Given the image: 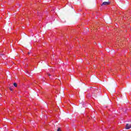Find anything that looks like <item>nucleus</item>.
<instances>
[{"mask_svg":"<svg viewBox=\"0 0 131 131\" xmlns=\"http://www.w3.org/2000/svg\"><path fill=\"white\" fill-rule=\"evenodd\" d=\"M91 81L93 82H98V81H99V78L98 77H97L96 76H94L91 78Z\"/></svg>","mask_w":131,"mask_h":131,"instance_id":"1","label":"nucleus"},{"mask_svg":"<svg viewBox=\"0 0 131 131\" xmlns=\"http://www.w3.org/2000/svg\"><path fill=\"white\" fill-rule=\"evenodd\" d=\"M129 128H131V124H126L125 129H129Z\"/></svg>","mask_w":131,"mask_h":131,"instance_id":"2","label":"nucleus"},{"mask_svg":"<svg viewBox=\"0 0 131 131\" xmlns=\"http://www.w3.org/2000/svg\"><path fill=\"white\" fill-rule=\"evenodd\" d=\"M108 5H110V2H105L102 3L101 6H108Z\"/></svg>","mask_w":131,"mask_h":131,"instance_id":"3","label":"nucleus"},{"mask_svg":"<svg viewBox=\"0 0 131 131\" xmlns=\"http://www.w3.org/2000/svg\"><path fill=\"white\" fill-rule=\"evenodd\" d=\"M104 101H110V99L108 96H106L104 98Z\"/></svg>","mask_w":131,"mask_h":131,"instance_id":"4","label":"nucleus"},{"mask_svg":"<svg viewBox=\"0 0 131 131\" xmlns=\"http://www.w3.org/2000/svg\"><path fill=\"white\" fill-rule=\"evenodd\" d=\"M13 85H14L15 88H17V84L16 83H13Z\"/></svg>","mask_w":131,"mask_h":131,"instance_id":"5","label":"nucleus"},{"mask_svg":"<svg viewBox=\"0 0 131 131\" xmlns=\"http://www.w3.org/2000/svg\"><path fill=\"white\" fill-rule=\"evenodd\" d=\"M2 56H4V54H0V58H2Z\"/></svg>","mask_w":131,"mask_h":131,"instance_id":"6","label":"nucleus"},{"mask_svg":"<svg viewBox=\"0 0 131 131\" xmlns=\"http://www.w3.org/2000/svg\"><path fill=\"white\" fill-rule=\"evenodd\" d=\"M9 89L10 90V91H13V89H12L11 88H10Z\"/></svg>","mask_w":131,"mask_h":131,"instance_id":"7","label":"nucleus"},{"mask_svg":"<svg viewBox=\"0 0 131 131\" xmlns=\"http://www.w3.org/2000/svg\"><path fill=\"white\" fill-rule=\"evenodd\" d=\"M28 55H30V54H31V52H29L28 53Z\"/></svg>","mask_w":131,"mask_h":131,"instance_id":"8","label":"nucleus"},{"mask_svg":"<svg viewBox=\"0 0 131 131\" xmlns=\"http://www.w3.org/2000/svg\"><path fill=\"white\" fill-rule=\"evenodd\" d=\"M118 46H119V47H120V46H121V44L118 43Z\"/></svg>","mask_w":131,"mask_h":131,"instance_id":"9","label":"nucleus"},{"mask_svg":"<svg viewBox=\"0 0 131 131\" xmlns=\"http://www.w3.org/2000/svg\"><path fill=\"white\" fill-rule=\"evenodd\" d=\"M49 76H51V74H48Z\"/></svg>","mask_w":131,"mask_h":131,"instance_id":"10","label":"nucleus"},{"mask_svg":"<svg viewBox=\"0 0 131 131\" xmlns=\"http://www.w3.org/2000/svg\"><path fill=\"white\" fill-rule=\"evenodd\" d=\"M117 43H119V41H117Z\"/></svg>","mask_w":131,"mask_h":131,"instance_id":"11","label":"nucleus"},{"mask_svg":"<svg viewBox=\"0 0 131 131\" xmlns=\"http://www.w3.org/2000/svg\"><path fill=\"white\" fill-rule=\"evenodd\" d=\"M92 118H95V116L92 117Z\"/></svg>","mask_w":131,"mask_h":131,"instance_id":"12","label":"nucleus"},{"mask_svg":"<svg viewBox=\"0 0 131 131\" xmlns=\"http://www.w3.org/2000/svg\"><path fill=\"white\" fill-rule=\"evenodd\" d=\"M113 92H114V93H115V90H114Z\"/></svg>","mask_w":131,"mask_h":131,"instance_id":"13","label":"nucleus"}]
</instances>
